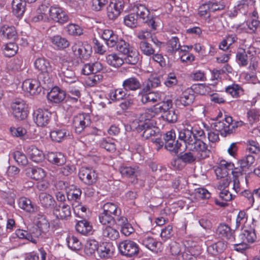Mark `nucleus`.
<instances>
[{
    "label": "nucleus",
    "mask_w": 260,
    "mask_h": 260,
    "mask_svg": "<svg viewBox=\"0 0 260 260\" xmlns=\"http://www.w3.org/2000/svg\"><path fill=\"white\" fill-rule=\"evenodd\" d=\"M186 127L179 132V138L183 141L189 151L180 154L179 159L185 164H190L197 159H205L209 157L211 153L207 144L201 140L205 134L200 125L196 122L185 121Z\"/></svg>",
    "instance_id": "obj_1"
},
{
    "label": "nucleus",
    "mask_w": 260,
    "mask_h": 260,
    "mask_svg": "<svg viewBox=\"0 0 260 260\" xmlns=\"http://www.w3.org/2000/svg\"><path fill=\"white\" fill-rule=\"evenodd\" d=\"M169 249L174 260H201L198 254L193 253L192 248L186 247L175 241L170 243Z\"/></svg>",
    "instance_id": "obj_2"
},
{
    "label": "nucleus",
    "mask_w": 260,
    "mask_h": 260,
    "mask_svg": "<svg viewBox=\"0 0 260 260\" xmlns=\"http://www.w3.org/2000/svg\"><path fill=\"white\" fill-rule=\"evenodd\" d=\"M242 121H235L231 116H225L223 119L219 120L218 118L215 122L212 123V128L216 132H219L222 136L226 137L232 134L235 128L242 125Z\"/></svg>",
    "instance_id": "obj_3"
},
{
    "label": "nucleus",
    "mask_w": 260,
    "mask_h": 260,
    "mask_svg": "<svg viewBox=\"0 0 260 260\" xmlns=\"http://www.w3.org/2000/svg\"><path fill=\"white\" fill-rule=\"evenodd\" d=\"M34 65L39 72L38 79L40 81L45 84H51L53 69L49 61L45 57H38L34 61Z\"/></svg>",
    "instance_id": "obj_4"
},
{
    "label": "nucleus",
    "mask_w": 260,
    "mask_h": 260,
    "mask_svg": "<svg viewBox=\"0 0 260 260\" xmlns=\"http://www.w3.org/2000/svg\"><path fill=\"white\" fill-rule=\"evenodd\" d=\"M50 224L46 217L44 215H40L36 227L31 228L32 236L37 239H45L48 237L49 234Z\"/></svg>",
    "instance_id": "obj_5"
},
{
    "label": "nucleus",
    "mask_w": 260,
    "mask_h": 260,
    "mask_svg": "<svg viewBox=\"0 0 260 260\" xmlns=\"http://www.w3.org/2000/svg\"><path fill=\"white\" fill-rule=\"evenodd\" d=\"M133 11L136 12L137 19L139 18L142 22L147 23L152 29H156L157 24L155 21L156 17L150 16L149 11L145 6L137 5L134 6Z\"/></svg>",
    "instance_id": "obj_6"
},
{
    "label": "nucleus",
    "mask_w": 260,
    "mask_h": 260,
    "mask_svg": "<svg viewBox=\"0 0 260 260\" xmlns=\"http://www.w3.org/2000/svg\"><path fill=\"white\" fill-rule=\"evenodd\" d=\"M58 75L61 79L62 84L64 86L73 85V83L79 84L78 78L74 71L65 64H62L60 67Z\"/></svg>",
    "instance_id": "obj_7"
},
{
    "label": "nucleus",
    "mask_w": 260,
    "mask_h": 260,
    "mask_svg": "<svg viewBox=\"0 0 260 260\" xmlns=\"http://www.w3.org/2000/svg\"><path fill=\"white\" fill-rule=\"evenodd\" d=\"M118 249L122 255L128 257L137 255L140 250L137 243L129 240H126L119 243Z\"/></svg>",
    "instance_id": "obj_8"
},
{
    "label": "nucleus",
    "mask_w": 260,
    "mask_h": 260,
    "mask_svg": "<svg viewBox=\"0 0 260 260\" xmlns=\"http://www.w3.org/2000/svg\"><path fill=\"white\" fill-rule=\"evenodd\" d=\"M73 126L76 134L83 133L88 125L91 124L90 116L86 113H81L74 116Z\"/></svg>",
    "instance_id": "obj_9"
},
{
    "label": "nucleus",
    "mask_w": 260,
    "mask_h": 260,
    "mask_svg": "<svg viewBox=\"0 0 260 260\" xmlns=\"http://www.w3.org/2000/svg\"><path fill=\"white\" fill-rule=\"evenodd\" d=\"M138 131L142 132L141 136L145 139L152 138L160 135L158 129L155 127L152 121H146L140 123L138 126Z\"/></svg>",
    "instance_id": "obj_10"
},
{
    "label": "nucleus",
    "mask_w": 260,
    "mask_h": 260,
    "mask_svg": "<svg viewBox=\"0 0 260 260\" xmlns=\"http://www.w3.org/2000/svg\"><path fill=\"white\" fill-rule=\"evenodd\" d=\"M14 116L18 120H23L27 117V105L22 99H16L11 105Z\"/></svg>",
    "instance_id": "obj_11"
},
{
    "label": "nucleus",
    "mask_w": 260,
    "mask_h": 260,
    "mask_svg": "<svg viewBox=\"0 0 260 260\" xmlns=\"http://www.w3.org/2000/svg\"><path fill=\"white\" fill-rule=\"evenodd\" d=\"M78 176L82 182L90 186L96 182L98 177L95 171L92 169L87 167L81 168Z\"/></svg>",
    "instance_id": "obj_12"
},
{
    "label": "nucleus",
    "mask_w": 260,
    "mask_h": 260,
    "mask_svg": "<svg viewBox=\"0 0 260 260\" xmlns=\"http://www.w3.org/2000/svg\"><path fill=\"white\" fill-rule=\"evenodd\" d=\"M33 117L34 121L38 126L44 127L49 123L51 113L47 110L38 109L34 111Z\"/></svg>",
    "instance_id": "obj_13"
},
{
    "label": "nucleus",
    "mask_w": 260,
    "mask_h": 260,
    "mask_svg": "<svg viewBox=\"0 0 260 260\" xmlns=\"http://www.w3.org/2000/svg\"><path fill=\"white\" fill-rule=\"evenodd\" d=\"M124 7L123 0H112L107 7V16L110 19L115 20L120 15Z\"/></svg>",
    "instance_id": "obj_14"
},
{
    "label": "nucleus",
    "mask_w": 260,
    "mask_h": 260,
    "mask_svg": "<svg viewBox=\"0 0 260 260\" xmlns=\"http://www.w3.org/2000/svg\"><path fill=\"white\" fill-rule=\"evenodd\" d=\"M102 38L105 40L106 44L109 48H114L120 38L112 29H105L99 32Z\"/></svg>",
    "instance_id": "obj_15"
},
{
    "label": "nucleus",
    "mask_w": 260,
    "mask_h": 260,
    "mask_svg": "<svg viewBox=\"0 0 260 260\" xmlns=\"http://www.w3.org/2000/svg\"><path fill=\"white\" fill-rule=\"evenodd\" d=\"M139 241L145 247L152 251H157L160 249L162 245L161 242L146 235L140 236Z\"/></svg>",
    "instance_id": "obj_16"
},
{
    "label": "nucleus",
    "mask_w": 260,
    "mask_h": 260,
    "mask_svg": "<svg viewBox=\"0 0 260 260\" xmlns=\"http://www.w3.org/2000/svg\"><path fill=\"white\" fill-rule=\"evenodd\" d=\"M161 93L157 92H150V91H143V88L139 93L141 102L143 104L151 103L152 104L160 102L161 101Z\"/></svg>",
    "instance_id": "obj_17"
},
{
    "label": "nucleus",
    "mask_w": 260,
    "mask_h": 260,
    "mask_svg": "<svg viewBox=\"0 0 260 260\" xmlns=\"http://www.w3.org/2000/svg\"><path fill=\"white\" fill-rule=\"evenodd\" d=\"M53 214L57 218L67 219L71 215L70 206L66 204H55L53 207Z\"/></svg>",
    "instance_id": "obj_18"
},
{
    "label": "nucleus",
    "mask_w": 260,
    "mask_h": 260,
    "mask_svg": "<svg viewBox=\"0 0 260 260\" xmlns=\"http://www.w3.org/2000/svg\"><path fill=\"white\" fill-rule=\"evenodd\" d=\"M194 100V95L192 89L187 88L181 94L179 98L175 101V104L179 107L187 106L193 103Z\"/></svg>",
    "instance_id": "obj_19"
},
{
    "label": "nucleus",
    "mask_w": 260,
    "mask_h": 260,
    "mask_svg": "<svg viewBox=\"0 0 260 260\" xmlns=\"http://www.w3.org/2000/svg\"><path fill=\"white\" fill-rule=\"evenodd\" d=\"M22 89L34 95L40 93L41 91L40 83L36 79H27L24 80L22 85Z\"/></svg>",
    "instance_id": "obj_20"
},
{
    "label": "nucleus",
    "mask_w": 260,
    "mask_h": 260,
    "mask_svg": "<svg viewBox=\"0 0 260 260\" xmlns=\"http://www.w3.org/2000/svg\"><path fill=\"white\" fill-rule=\"evenodd\" d=\"M234 164L225 160L220 161L215 169V173L218 179L224 178L228 175V172L233 170Z\"/></svg>",
    "instance_id": "obj_21"
},
{
    "label": "nucleus",
    "mask_w": 260,
    "mask_h": 260,
    "mask_svg": "<svg viewBox=\"0 0 260 260\" xmlns=\"http://www.w3.org/2000/svg\"><path fill=\"white\" fill-rule=\"evenodd\" d=\"M234 232L226 224H220L216 231V235L220 238L233 242L235 240Z\"/></svg>",
    "instance_id": "obj_22"
},
{
    "label": "nucleus",
    "mask_w": 260,
    "mask_h": 260,
    "mask_svg": "<svg viewBox=\"0 0 260 260\" xmlns=\"http://www.w3.org/2000/svg\"><path fill=\"white\" fill-rule=\"evenodd\" d=\"M76 231L84 236H90L93 233L92 224L86 219L78 221L75 226Z\"/></svg>",
    "instance_id": "obj_23"
},
{
    "label": "nucleus",
    "mask_w": 260,
    "mask_h": 260,
    "mask_svg": "<svg viewBox=\"0 0 260 260\" xmlns=\"http://www.w3.org/2000/svg\"><path fill=\"white\" fill-rule=\"evenodd\" d=\"M101 232L102 238L105 240H115L119 237L118 231L111 225L103 226Z\"/></svg>",
    "instance_id": "obj_24"
},
{
    "label": "nucleus",
    "mask_w": 260,
    "mask_h": 260,
    "mask_svg": "<svg viewBox=\"0 0 260 260\" xmlns=\"http://www.w3.org/2000/svg\"><path fill=\"white\" fill-rule=\"evenodd\" d=\"M122 86L126 91H136L141 88V84L137 78L132 77L124 80Z\"/></svg>",
    "instance_id": "obj_25"
},
{
    "label": "nucleus",
    "mask_w": 260,
    "mask_h": 260,
    "mask_svg": "<svg viewBox=\"0 0 260 260\" xmlns=\"http://www.w3.org/2000/svg\"><path fill=\"white\" fill-rule=\"evenodd\" d=\"M39 203L43 208L50 209L54 207L56 201L51 194L43 192L39 195Z\"/></svg>",
    "instance_id": "obj_26"
},
{
    "label": "nucleus",
    "mask_w": 260,
    "mask_h": 260,
    "mask_svg": "<svg viewBox=\"0 0 260 260\" xmlns=\"http://www.w3.org/2000/svg\"><path fill=\"white\" fill-rule=\"evenodd\" d=\"M69 136V131L65 128H55L50 132L51 140L55 142H61L67 139Z\"/></svg>",
    "instance_id": "obj_27"
},
{
    "label": "nucleus",
    "mask_w": 260,
    "mask_h": 260,
    "mask_svg": "<svg viewBox=\"0 0 260 260\" xmlns=\"http://www.w3.org/2000/svg\"><path fill=\"white\" fill-rule=\"evenodd\" d=\"M65 97V92L58 87H53L47 94L48 99L55 103L62 102Z\"/></svg>",
    "instance_id": "obj_28"
},
{
    "label": "nucleus",
    "mask_w": 260,
    "mask_h": 260,
    "mask_svg": "<svg viewBox=\"0 0 260 260\" xmlns=\"http://www.w3.org/2000/svg\"><path fill=\"white\" fill-rule=\"evenodd\" d=\"M219 199L223 201H220L219 199H214V203L218 206L224 207L228 206L226 202L231 201L235 197V195L231 193L229 190L223 189L219 193Z\"/></svg>",
    "instance_id": "obj_29"
},
{
    "label": "nucleus",
    "mask_w": 260,
    "mask_h": 260,
    "mask_svg": "<svg viewBox=\"0 0 260 260\" xmlns=\"http://www.w3.org/2000/svg\"><path fill=\"white\" fill-rule=\"evenodd\" d=\"M115 247L111 242H104L99 246L98 253L101 257L108 258L111 256Z\"/></svg>",
    "instance_id": "obj_30"
},
{
    "label": "nucleus",
    "mask_w": 260,
    "mask_h": 260,
    "mask_svg": "<svg viewBox=\"0 0 260 260\" xmlns=\"http://www.w3.org/2000/svg\"><path fill=\"white\" fill-rule=\"evenodd\" d=\"M256 237L254 230H244L238 236L239 241L247 244L252 243L256 240Z\"/></svg>",
    "instance_id": "obj_31"
},
{
    "label": "nucleus",
    "mask_w": 260,
    "mask_h": 260,
    "mask_svg": "<svg viewBox=\"0 0 260 260\" xmlns=\"http://www.w3.org/2000/svg\"><path fill=\"white\" fill-rule=\"evenodd\" d=\"M50 40L54 48L58 50L65 49L70 45L69 41L59 35L53 36L50 38Z\"/></svg>",
    "instance_id": "obj_32"
},
{
    "label": "nucleus",
    "mask_w": 260,
    "mask_h": 260,
    "mask_svg": "<svg viewBox=\"0 0 260 260\" xmlns=\"http://www.w3.org/2000/svg\"><path fill=\"white\" fill-rule=\"evenodd\" d=\"M27 175L33 179L41 180L46 176V172L41 168L38 167H29L26 169Z\"/></svg>",
    "instance_id": "obj_33"
},
{
    "label": "nucleus",
    "mask_w": 260,
    "mask_h": 260,
    "mask_svg": "<svg viewBox=\"0 0 260 260\" xmlns=\"http://www.w3.org/2000/svg\"><path fill=\"white\" fill-rule=\"evenodd\" d=\"M47 159L50 162L57 166L63 165L66 161L64 155L61 152H48Z\"/></svg>",
    "instance_id": "obj_34"
},
{
    "label": "nucleus",
    "mask_w": 260,
    "mask_h": 260,
    "mask_svg": "<svg viewBox=\"0 0 260 260\" xmlns=\"http://www.w3.org/2000/svg\"><path fill=\"white\" fill-rule=\"evenodd\" d=\"M99 248V242L92 239H88L85 244L84 251L86 255L92 256L97 251Z\"/></svg>",
    "instance_id": "obj_35"
},
{
    "label": "nucleus",
    "mask_w": 260,
    "mask_h": 260,
    "mask_svg": "<svg viewBox=\"0 0 260 260\" xmlns=\"http://www.w3.org/2000/svg\"><path fill=\"white\" fill-rule=\"evenodd\" d=\"M119 171L122 176L128 178H135L139 174V168L136 166H121Z\"/></svg>",
    "instance_id": "obj_36"
},
{
    "label": "nucleus",
    "mask_w": 260,
    "mask_h": 260,
    "mask_svg": "<svg viewBox=\"0 0 260 260\" xmlns=\"http://www.w3.org/2000/svg\"><path fill=\"white\" fill-rule=\"evenodd\" d=\"M18 206L20 208L29 213L34 212L36 209V206L32 203L31 201L24 197L19 199Z\"/></svg>",
    "instance_id": "obj_37"
},
{
    "label": "nucleus",
    "mask_w": 260,
    "mask_h": 260,
    "mask_svg": "<svg viewBox=\"0 0 260 260\" xmlns=\"http://www.w3.org/2000/svg\"><path fill=\"white\" fill-rule=\"evenodd\" d=\"M25 2L22 0H13L12 7L13 14L16 17H21L23 15L25 10Z\"/></svg>",
    "instance_id": "obj_38"
},
{
    "label": "nucleus",
    "mask_w": 260,
    "mask_h": 260,
    "mask_svg": "<svg viewBox=\"0 0 260 260\" xmlns=\"http://www.w3.org/2000/svg\"><path fill=\"white\" fill-rule=\"evenodd\" d=\"M73 209L75 215L82 218L86 219L89 218L90 215L89 210L85 206L80 204H73Z\"/></svg>",
    "instance_id": "obj_39"
},
{
    "label": "nucleus",
    "mask_w": 260,
    "mask_h": 260,
    "mask_svg": "<svg viewBox=\"0 0 260 260\" xmlns=\"http://www.w3.org/2000/svg\"><path fill=\"white\" fill-rule=\"evenodd\" d=\"M138 48L142 53L147 56L152 55L155 51V48L146 40H142L138 43Z\"/></svg>",
    "instance_id": "obj_40"
},
{
    "label": "nucleus",
    "mask_w": 260,
    "mask_h": 260,
    "mask_svg": "<svg viewBox=\"0 0 260 260\" xmlns=\"http://www.w3.org/2000/svg\"><path fill=\"white\" fill-rule=\"evenodd\" d=\"M225 91L234 98H238L244 94V90L241 86L235 83L226 87Z\"/></svg>",
    "instance_id": "obj_41"
},
{
    "label": "nucleus",
    "mask_w": 260,
    "mask_h": 260,
    "mask_svg": "<svg viewBox=\"0 0 260 260\" xmlns=\"http://www.w3.org/2000/svg\"><path fill=\"white\" fill-rule=\"evenodd\" d=\"M18 50V47L16 43L10 42L6 43L2 46V50L5 56L11 57L15 55Z\"/></svg>",
    "instance_id": "obj_42"
},
{
    "label": "nucleus",
    "mask_w": 260,
    "mask_h": 260,
    "mask_svg": "<svg viewBox=\"0 0 260 260\" xmlns=\"http://www.w3.org/2000/svg\"><path fill=\"white\" fill-rule=\"evenodd\" d=\"M107 63L114 68H119L124 63V59L120 57L117 53H113L106 56Z\"/></svg>",
    "instance_id": "obj_43"
},
{
    "label": "nucleus",
    "mask_w": 260,
    "mask_h": 260,
    "mask_svg": "<svg viewBox=\"0 0 260 260\" xmlns=\"http://www.w3.org/2000/svg\"><path fill=\"white\" fill-rule=\"evenodd\" d=\"M251 55L249 51L246 52L244 49L239 50L236 54V59L238 63L241 66L247 65Z\"/></svg>",
    "instance_id": "obj_44"
},
{
    "label": "nucleus",
    "mask_w": 260,
    "mask_h": 260,
    "mask_svg": "<svg viewBox=\"0 0 260 260\" xmlns=\"http://www.w3.org/2000/svg\"><path fill=\"white\" fill-rule=\"evenodd\" d=\"M180 44L179 39L177 37H173L168 40L167 43V52L171 54L175 53L179 50Z\"/></svg>",
    "instance_id": "obj_45"
},
{
    "label": "nucleus",
    "mask_w": 260,
    "mask_h": 260,
    "mask_svg": "<svg viewBox=\"0 0 260 260\" xmlns=\"http://www.w3.org/2000/svg\"><path fill=\"white\" fill-rule=\"evenodd\" d=\"M161 78L160 76L150 77L143 87V91H150L151 89L159 86Z\"/></svg>",
    "instance_id": "obj_46"
},
{
    "label": "nucleus",
    "mask_w": 260,
    "mask_h": 260,
    "mask_svg": "<svg viewBox=\"0 0 260 260\" xmlns=\"http://www.w3.org/2000/svg\"><path fill=\"white\" fill-rule=\"evenodd\" d=\"M3 37L8 39H15L17 36V32L15 27L13 26L3 25L1 28Z\"/></svg>",
    "instance_id": "obj_47"
},
{
    "label": "nucleus",
    "mask_w": 260,
    "mask_h": 260,
    "mask_svg": "<svg viewBox=\"0 0 260 260\" xmlns=\"http://www.w3.org/2000/svg\"><path fill=\"white\" fill-rule=\"evenodd\" d=\"M103 211L113 216H118L121 214V210L118 206L112 203H106L103 206Z\"/></svg>",
    "instance_id": "obj_48"
},
{
    "label": "nucleus",
    "mask_w": 260,
    "mask_h": 260,
    "mask_svg": "<svg viewBox=\"0 0 260 260\" xmlns=\"http://www.w3.org/2000/svg\"><path fill=\"white\" fill-rule=\"evenodd\" d=\"M28 152L31 159L35 162L41 161L44 158L43 152L35 146L30 147L28 149Z\"/></svg>",
    "instance_id": "obj_49"
},
{
    "label": "nucleus",
    "mask_w": 260,
    "mask_h": 260,
    "mask_svg": "<svg viewBox=\"0 0 260 260\" xmlns=\"http://www.w3.org/2000/svg\"><path fill=\"white\" fill-rule=\"evenodd\" d=\"M126 91L123 88L111 90L109 93V96L113 101H120L125 98L126 95Z\"/></svg>",
    "instance_id": "obj_50"
},
{
    "label": "nucleus",
    "mask_w": 260,
    "mask_h": 260,
    "mask_svg": "<svg viewBox=\"0 0 260 260\" xmlns=\"http://www.w3.org/2000/svg\"><path fill=\"white\" fill-rule=\"evenodd\" d=\"M15 234L19 239H26L34 244L37 243V240L32 236L31 232V229L29 232L25 230L17 229L16 230Z\"/></svg>",
    "instance_id": "obj_51"
},
{
    "label": "nucleus",
    "mask_w": 260,
    "mask_h": 260,
    "mask_svg": "<svg viewBox=\"0 0 260 260\" xmlns=\"http://www.w3.org/2000/svg\"><path fill=\"white\" fill-rule=\"evenodd\" d=\"M129 51V52L125 55L124 61L128 64H136L139 60V53L134 48H132V49Z\"/></svg>",
    "instance_id": "obj_52"
},
{
    "label": "nucleus",
    "mask_w": 260,
    "mask_h": 260,
    "mask_svg": "<svg viewBox=\"0 0 260 260\" xmlns=\"http://www.w3.org/2000/svg\"><path fill=\"white\" fill-rule=\"evenodd\" d=\"M132 48L133 47L131 46L128 43L120 39L114 48L121 54L126 55L129 52V50L132 49Z\"/></svg>",
    "instance_id": "obj_53"
},
{
    "label": "nucleus",
    "mask_w": 260,
    "mask_h": 260,
    "mask_svg": "<svg viewBox=\"0 0 260 260\" xmlns=\"http://www.w3.org/2000/svg\"><path fill=\"white\" fill-rule=\"evenodd\" d=\"M99 222L104 225H112L115 222V217L103 211L99 215Z\"/></svg>",
    "instance_id": "obj_54"
},
{
    "label": "nucleus",
    "mask_w": 260,
    "mask_h": 260,
    "mask_svg": "<svg viewBox=\"0 0 260 260\" xmlns=\"http://www.w3.org/2000/svg\"><path fill=\"white\" fill-rule=\"evenodd\" d=\"M172 105V102L171 100H167L166 101H163L160 103L153 106L152 107L157 115L159 113H164L167 110L170 109Z\"/></svg>",
    "instance_id": "obj_55"
},
{
    "label": "nucleus",
    "mask_w": 260,
    "mask_h": 260,
    "mask_svg": "<svg viewBox=\"0 0 260 260\" xmlns=\"http://www.w3.org/2000/svg\"><path fill=\"white\" fill-rule=\"evenodd\" d=\"M226 247V242L223 241L218 242L211 245L208 247V249L213 254L222 252Z\"/></svg>",
    "instance_id": "obj_56"
},
{
    "label": "nucleus",
    "mask_w": 260,
    "mask_h": 260,
    "mask_svg": "<svg viewBox=\"0 0 260 260\" xmlns=\"http://www.w3.org/2000/svg\"><path fill=\"white\" fill-rule=\"evenodd\" d=\"M100 146L110 152H113L116 150V145L113 140L110 138L103 139L100 142Z\"/></svg>",
    "instance_id": "obj_57"
},
{
    "label": "nucleus",
    "mask_w": 260,
    "mask_h": 260,
    "mask_svg": "<svg viewBox=\"0 0 260 260\" xmlns=\"http://www.w3.org/2000/svg\"><path fill=\"white\" fill-rule=\"evenodd\" d=\"M67 242L69 248L73 250H78L81 247V242L74 236H69L67 239Z\"/></svg>",
    "instance_id": "obj_58"
},
{
    "label": "nucleus",
    "mask_w": 260,
    "mask_h": 260,
    "mask_svg": "<svg viewBox=\"0 0 260 260\" xmlns=\"http://www.w3.org/2000/svg\"><path fill=\"white\" fill-rule=\"evenodd\" d=\"M181 146V144L179 143L178 141H175V139L170 140L165 143V148L170 152L175 154L178 152Z\"/></svg>",
    "instance_id": "obj_59"
},
{
    "label": "nucleus",
    "mask_w": 260,
    "mask_h": 260,
    "mask_svg": "<svg viewBox=\"0 0 260 260\" xmlns=\"http://www.w3.org/2000/svg\"><path fill=\"white\" fill-rule=\"evenodd\" d=\"M124 24L128 27L133 28L138 25V19L135 13H131L124 18Z\"/></svg>",
    "instance_id": "obj_60"
},
{
    "label": "nucleus",
    "mask_w": 260,
    "mask_h": 260,
    "mask_svg": "<svg viewBox=\"0 0 260 260\" xmlns=\"http://www.w3.org/2000/svg\"><path fill=\"white\" fill-rule=\"evenodd\" d=\"M163 119L169 123H175L177 121L178 116L173 110L169 109L161 115Z\"/></svg>",
    "instance_id": "obj_61"
},
{
    "label": "nucleus",
    "mask_w": 260,
    "mask_h": 260,
    "mask_svg": "<svg viewBox=\"0 0 260 260\" xmlns=\"http://www.w3.org/2000/svg\"><path fill=\"white\" fill-rule=\"evenodd\" d=\"M13 157L19 165L24 166L27 164V159L25 155L22 152L16 151L13 153Z\"/></svg>",
    "instance_id": "obj_62"
},
{
    "label": "nucleus",
    "mask_w": 260,
    "mask_h": 260,
    "mask_svg": "<svg viewBox=\"0 0 260 260\" xmlns=\"http://www.w3.org/2000/svg\"><path fill=\"white\" fill-rule=\"evenodd\" d=\"M68 34L73 36L80 35L82 34V29L81 27L75 24H70L65 28Z\"/></svg>",
    "instance_id": "obj_63"
},
{
    "label": "nucleus",
    "mask_w": 260,
    "mask_h": 260,
    "mask_svg": "<svg viewBox=\"0 0 260 260\" xmlns=\"http://www.w3.org/2000/svg\"><path fill=\"white\" fill-rule=\"evenodd\" d=\"M248 28L253 33L260 31V21L258 19H249L246 22Z\"/></svg>",
    "instance_id": "obj_64"
}]
</instances>
